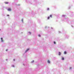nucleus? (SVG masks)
<instances>
[{
  "label": "nucleus",
  "mask_w": 74,
  "mask_h": 74,
  "mask_svg": "<svg viewBox=\"0 0 74 74\" xmlns=\"http://www.w3.org/2000/svg\"><path fill=\"white\" fill-rule=\"evenodd\" d=\"M62 60H64V58L63 57L62 58Z\"/></svg>",
  "instance_id": "0eeeda50"
},
{
  "label": "nucleus",
  "mask_w": 74,
  "mask_h": 74,
  "mask_svg": "<svg viewBox=\"0 0 74 74\" xmlns=\"http://www.w3.org/2000/svg\"><path fill=\"white\" fill-rule=\"evenodd\" d=\"M1 41L2 42H3V38H1Z\"/></svg>",
  "instance_id": "20e7f679"
},
{
  "label": "nucleus",
  "mask_w": 74,
  "mask_h": 74,
  "mask_svg": "<svg viewBox=\"0 0 74 74\" xmlns=\"http://www.w3.org/2000/svg\"><path fill=\"white\" fill-rule=\"evenodd\" d=\"M38 36L39 37H41V36H40V35H38Z\"/></svg>",
  "instance_id": "9b49d317"
},
{
  "label": "nucleus",
  "mask_w": 74,
  "mask_h": 74,
  "mask_svg": "<svg viewBox=\"0 0 74 74\" xmlns=\"http://www.w3.org/2000/svg\"><path fill=\"white\" fill-rule=\"evenodd\" d=\"M8 51V49H7L6 50V51Z\"/></svg>",
  "instance_id": "4468645a"
},
{
  "label": "nucleus",
  "mask_w": 74,
  "mask_h": 74,
  "mask_svg": "<svg viewBox=\"0 0 74 74\" xmlns=\"http://www.w3.org/2000/svg\"><path fill=\"white\" fill-rule=\"evenodd\" d=\"M49 10V8H47V10Z\"/></svg>",
  "instance_id": "ddd939ff"
},
{
  "label": "nucleus",
  "mask_w": 74,
  "mask_h": 74,
  "mask_svg": "<svg viewBox=\"0 0 74 74\" xmlns=\"http://www.w3.org/2000/svg\"><path fill=\"white\" fill-rule=\"evenodd\" d=\"M54 44H56V42H54Z\"/></svg>",
  "instance_id": "f8f14e48"
},
{
  "label": "nucleus",
  "mask_w": 74,
  "mask_h": 74,
  "mask_svg": "<svg viewBox=\"0 0 74 74\" xmlns=\"http://www.w3.org/2000/svg\"><path fill=\"white\" fill-rule=\"evenodd\" d=\"M29 49H27V50L25 51V52H27V51H29Z\"/></svg>",
  "instance_id": "f03ea898"
},
{
  "label": "nucleus",
  "mask_w": 74,
  "mask_h": 74,
  "mask_svg": "<svg viewBox=\"0 0 74 74\" xmlns=\"http://www.w3.org/2000/svg\"><path fill=\"white\" fill-rule=\"evenodd\" d=\"M47 62H48V63H50V61H49V60H47Z\"/></svg>",
  "instance_id": "39448f33"
},
{
  "label": "nucleus",
  "mask_w": 74,
  "mask_h": 74,
  "mask_svg": "<svg viewBox=\"0 0 74 74\" xmlns=\"http://www.w3.org/2000/svg\"><path fill=\"white\" fill-rule=\"evenodd\" d=\"M29 33H30V34H31V32H29Z\"/></svg>",
  "instance_id": "2eb2a0df"
},
{
  "label": "nucleus",
  "mask_w": 74,
  "mask_h": 74,
  "mask_svg": "<svg viewBox=\"0 0 74 74\" xmlns=\"http://www.w3.org/2000/svg\"><path fill=\"white\" fill-rule=\"evenodd\" d=\"M13 60H14V61H15V59H14Z\"/></svg>",
  "instance_id": "f3484780"
},
{
  "label": "nucleus",
  "mask_w": 74,
  "mask_h": 74,
  "mask_svg": "<svg viewBox=\"0 0 74 74\" xmlns=\"http://www.w3.org/2000/svg\"><path fill=\"white\" fill-rule=\"evenodd\" d=\"M61 53L60 52H59L58 55H60Z\"/></svg>",
  "instance_id": "423d86ee"
},
{
  "label": "nucleus",
  "mask_w": 74,
  "mask_h": 74,
  "mask_svg": "<svg viewBox=\"0 0 74 74\" xmlns=\"http://www.w3.org/2000/svg\"><path fill=\"white\" fill-rule=\"evenodd\" d=\"M8 10V11H11V8H9Z\"/></svg>",
  "instance_id": "f257e3e1"
},
{
  "label": "nucleus",
  "mask_w": 74,
  "mask_h": 74,
  "mask_svg": "<svg viewBox=\"0 0 74 74\" xmlns=\"http://www.w3.org/2000/svg\"><path fill=\"white\" fill-rule=\"evenodd\" d=\"M64 54H66V53H66V51H64Z\"/></svg>",
  "instance_id": "6e6552de"
},
{
  "label": "nucleus",
  "mask_w": 74,
  "mask_h": 74,
  "mask_svg": "<svg viewBox=\"0 0 74 74\" xmlns=\"http://www.w3.org/2000/svg\"><path fill=\"white\" fill-rule=\"evenodd\" d=\"M4 3H5V4H7L8 3V2H4Z\"/></svg>",
  "instance_id": "7ed1b4c3"
},
{
  "label": "nucleus",
  "mask_w": 74,
  "mask_h": 74,
  "mask_svg": "<svg viewBox=\"0 0 74 74\" xmlns=\"http://www.w3.org/2000/svg\"><path fill=\"white\" fill-rule=\"evenodd\" d=\"M52 15H50V17H51V18H52Z\"/></svg>",
  "instance_id": "1a4fd4ad"
},
{
  "label": "nucleus",
  "mask_w": 74,
  "mask_h": 74,
  "mask_svg": "<svg viewBox=\"0 0 74 74\" xmlns=\"http://www.w3.org/2000/svg\"><path fill=\"white\" fill-rule=\"evenodd\" d=\"M50 18V17H49V16L47 18V19H49Z\"/></svg>",
  "instance_id": "9d476101"
},
{
  "label": "nucleus",
  "mask_w": 74,
  "mask_h": 74,
  "mask_svg": "<svg viewBox=\"0 0 74 74\" xmlns=\"http://www.w3.org/2000/svg\"><path fill=\"white\" fill-rule=\"evenodd\" d=\"M7 16H9V15H7Z\"/></svg>",
  "instance_id": "dca6fc26"
}]
</instances>
